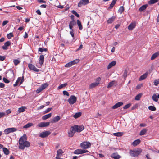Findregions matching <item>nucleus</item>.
<instances>
[{
    "label": "nucleus",
    "instance_id": "nucleus-63",
    "mask_svg": "<svg viewBox=\"0 0 159 159\" xmlns=\"http://www.w3.org/2000/svg\"><path fill=\"white\" fill-rule=\"evenodd\" d=\"M47 5L46 4H43L40 6V7L41 8H46Z\"/></svg>",
    "mask_w": 159,
    "mask_h": 159
},
{
    "label": "nucleus",
    "instance_id": "nucleus-32",
    "mask_svg": "<svg viewBox=\"0 0 159 159\" xmlns=\"http://www.w3.org/2000/svg\"><path fill=\"white\" fill-rule=\"evenodd\" d=\"M115 17L114 16H112L111 18H109L107 21V23L108 24L111 23L115 20Z\"/></svg>",
    "mask_w": 159,
    "mask_h": 159
},
{
    "label": "nucleus",
    "instance_id": "nucleus-20",
    "mask_svg": "<svg viewBox=\"0 0 159 159\" xmlns=\"http://www.w3.org/2000/svg\"><path fill=\"white\" fill-rule=\"evenodd\" d=\"M44 61V57L43 55H41L40 56L39 60V63L42 65Z\"/></svg>",
    "mask_w": 159,
    "mask_h": 159
},
{
    "label": "nucleus",
    "instance_id": "nucleus-36",
    "mask_svg": "<svg viewBox=\"0 0 159 159\" xmlns=\"http://www.w3.org/2000/svg\"><path fill=\"white\" fill-rule=\"evenodd\" d=\"M147 130L146 129H143L140 132L139 135H144L147 132Z\"/></svg>",
    "mask_w": 159,
    "mask_h": 159
},
{
    "label": "nucleus",
    "instance_id": "nucleus-38",
    "mask_svg": "<svg viewBox=\"0 0 159 159\" xmlns=\"http://www.w3.org/2000/svg\"><path fill=\"white\" fill-rule=\"evenodd\" d=\"M81 115V112H77L76 113L75 115H74L73 117L75 118H77L79 117H80Z\"/></svg>",
    "mask_w": 159,
    "mask_h": 159
},
{
    "label": "nucleus",
    "instance_id": "nucleus-58",
    "mask_svg": "<svg viewBox=\"0 0 159 159\" xmlns=\"http://www.w3.org/2000/svg\"><path fill=\"white\" fill-rule=\"evenodd\" d=\"M8 21L7 20H6L3 21L2 23V26H5L6 24H7V23H8Z\"/></svg>",
    "mask_w": 159,
    "mask_h": 159
},
{
    "label": "nucleus",
    "instance_id": "nucleus-61",
    "mask_svg": "<svg viewBox=\"0 0 159 159\" xmlns=\"http://www.w3.org/2000/svg\"><path fill=\"white\" fill-rule=\"evenodd\" d=\"M24 81V77L23 76L22 77V78L21 79V81L20 82V84L19 85H21L23 83V82Z\"/></svg>",
    "mask_w": 159,
    "mask_h": 159
},
{
    "label": "nucleus",
    "instance_id": "nucleus-16",
    "mask_svg": "<svg viewBox=\"0 0 159 159\" xmlns=\"http://www.w3.org/2000/svg\"><path fill=\"white\" fill-rule=\"evenodd\" d=\"M11 43L9 41H8L5 43L4 45L2 46V48L3 50H7L8 49L7 47L9 46Z\"/></svg>",
    "mask_w": 159,
    "mask_h": 159
},
{
    "label": "nucleus",
    "instance_id": "nucleus-53",
    "mask_svg": "<svg viewBox=\"0 0 159 159\" xmlns=\"http://www.w3.org/2000/svg\"><path fill=\"white\" fill-rule=\"evenodd\" d=\"M130 106V104H128L125 105L123 107V108L125 109H127L129 108Z\"/></svg>",
    "mask_w": 159,
    "mask_h": 159
},
{
    "label": "nucleus",
    "instance_id": "nucleus-24",
    "mask_svg": "<svg viewBox=\"0 0 159 159\" xmlns=\"http://www.w3.org/2000/svg\"><path fill=\"white\" fill-rule=\"evenodd\" d=\"M51 116H52V113H50L49 114L45 115H44V116H43L42 117V119L43 120H46L47 119H48V118H50Z\"/></svg>",
    "mask_w": 159,
    "mask_h": 159
},
{
    "label": "nucleus",
    "instance_id": "nucleus-46",
    "mask_svg": "<svg viewBox=\"0 0 159 159\" xmlns=\"http://www.w3.org/2000/svg\"><path fill=\"white\" fill-rule=\"evenodd\" d=\"M124 8L123 6H121L120 7L118 11L121 14L122 12L124 11Z\"/></svg>",
    "mask_w": 159,
    "mask_h": 159
},
{
    "label": "nucleus",
    "instance_id": "nucleus-54",
    "mask_svg": "<svg viewBox=\"0 0 159 159\" xmlns=\"http://www.w3.org/2000/svg\"><path fill=\"white\" fill-rule=\"evenodd\" d=\"M159 84V81L158 80H156L154 82V84L156 86H157Z\"/></svg>",
    "mask_w": 159,
    "mask_h": 159
},
{
    "label": "nucleus",
    "instance_id": "nucleus-45",
    "mask_svg": "<svg viewBox=\"0 0 159 159\" xmlns=\"http://www.w3.org/2000/svg\"><path fill=\"white\" fill-rule=\"evenodd\" d=\"M20 62V61L18 59H15L13 60V62L15 66L17 65Z\"/></svg>",
    "mask_w": 159,
    "mask_h": 159
},
{
    "label": "nucleus",
    "instance_id": "nucleus-5",
    "mask_svg": "<svg viewBox=\"0 0 159 159\" xmlns=\"http://www.w3.org/2000/svg\"><path fill=\"white\" fill-rule=\"evenodd\" d=\"M75 133V130L74 129L73 126H71V128L68 131V136L70 137H72Z\"/></svg>",
    "mask_w": 159,
    "mask_h": 159
},
{
    "label": "nucleus",
    "instance_id": "nucleus-30",
    "mask_svg": "<svg viewBox=\"0 0 159 159\" xmlns=\"http://www.w3.org/2000/svg\"><path fill=\"white\" fill-rule=\"evenodd\" d=\"M140 142V140L139 139H137L134 141L132 143V145L134 146H137L139 144Z\"/></svg>",
    "mask_w": 159,
    "mask_h": 159
},
{
    "label": "nucleus",
    "instance_id": "nucleus-51",
    "mask_svg": "<svg viewBox=\"0 0 159 159\" xmlns=\"http://www.w3.org/2000/svg\"><path fill=\"white\" fill-rule=\"evenodd\" d=\"M72 13L75 15L77 17H79L80 16L78 14L76 11L74 10H73L72 11Z\"/></svg>",
    "mask_w": 159,
    "mask_h": 159
},
{
    "label": "nucleus",
    "instance_id": "nucleus-22",
    "mask_svg": "<svg viewBox=\"0 0 159 159\" xmlns=\"http://www.w3.org/2000/svg\"><path fill=\"white\" fill-rule=\"evenodd\" d=\"M75 24H76V22L74 20H73L72 21H70V23L69 24V28L70 30H72L73 26L74 25H75Z\"/></svg>",
    "mask_w": 159,
    "mask_h": 159
},
{
    "label": "nucleus",
    "instance_id": "nucleus-14",
    "mask_svg": "<svg viewBox=\"0 0 159 159\" xmlns=\"http://www.w3.org/2000/svg\"><path fill=\"white\" fill-rule=\"evenodd\" d=\"M50 124V122H41L39 123L38 126L39 127H47Z\"/></svg>",
    "mask_w": 159,
    "mask_h": 159
},
{
    "label": "nucleus",
    "instance_id": "nucleus-49",
    "mask_svg": "<svg viewBox=\"0 0 159 159\" xmlns=\"http://www.w3.org/2000/svg\"><path fill=\"white\" fill-rule=\"evenodd\" d=\"M38 51L41 52H42L43 51H46L47 49L45 48H39Z\"/></svg>",
    "mask_w": 159,
    "mask_h": 159
},
{
    "label": "nucleus",
    "instance_id": "nucleus-17",
    "mask_svg": "<svg viewBox=\"0 0 159 159\" xmlns=\"http://www.w3.org/2000/svg\"><path fill=\"white\" fill-rule=\"evenodd\" d=\"M60 118L59 116H57L53 118L51 120V122L52 123L57 122L60 120Z\"/></svg>",
    "mask_w": 159,
    "mask_h": 159
},
{
    "label": "nucleus",
    "instance_id": "nucleus-42",
    "mask_svg": "<svg viewBox=\"0 0 159 159\" xmlns=\"http://www.w3.org/2000/svg\"><path fill=\"white\" fill-rule=\"evenodd\" d=\"M158 0H150L148 2V3L149 4H153L157 2Z\"/></svg>",
    "mask_w": 159,
    "mask_h": 159
},
{
    "label": "nucleus",
    "instance_id": "nucleus-6",
    "mask_svg": "<svg viewBox=\"0 0 159 159\" xmlns=\"http://www.w3.org/2000/svg\"><path fill=\"white\" fill-rule=\"evenodd\" d=\"M48 86V84L47 83H44L42 84L41 86L37 89L36 90L37 93H39L42 91L43 90Z\"/></svg>",
    "mask_w": 159,
    "mask_h": 159
},
{
    "label": "nucleus",
    "instance_id": "nucleus-21",
    "mask_svg": "<svg viewBox=\"0 0 159 159\" xmlns=\"http://www.w3.org/2000/svg\"><path fill=\"white\" fill-rule=\"evenodd\" d=\"M148 74V73L146 72L145 74H143V75L141 76L139 78V81H141L145 79L147 77Z\"/></svg>",
    "mask_w": 159,
    "mask_h": 159
},
{
    "label": "nucleus",
    "instance_id": "nucleus-33",
    "mask_svg": "<svg viewBox=\"0 0 159 159\" xmlns=\"http://www.w3.org/2000/svg\"><path fill=\"white\" fill-rule=\"evenodd\" d=\"M3 151L4 153L6 155H8L9 153V150L6 148H3Z\"/></svg>",
    "mask_w": 159,
    "mask_h": 159
},
{
    "label": "nucleus",
    "instance_id": "nucleus-34",
    "mask_svg": "<svg viewBox=\"0 0 159 159\" xmlns=\"http://www.w3.org/2000/svg\"><path fill=\"white\" fill-rule=\"evenodd\" d=\"M33 124L31 123H29L28 124H27L25 125H24L23 128L26 129V128H28L30 127L33 126Z\"/></svg>",
    "mask_w": 159,
    "mask_h": 159
},
{
    "label": "nucleus",
    "instance_id": "nucleus-59",
    "mask_svg": "<svg viewBox=\"0 0 159 159\" xmlns=\"http://www.w3.org/2000/svg\"><path fill=\"white\" fill-rule=\"evenodd\" d=\"M5 114L4 112H0V118L4 116Z\"/></svg>",
    "mask_w": 159,
    "mask_h": 159
},
{
    "label": "nucleus",
    "instance_id": "nucleus-18",
    "mask_svg": "<svg viewBox=\"0 0 159 159\" xmlns=\"http://www.w3.org/2000/svg\"><path fill=\"white\" fill-rule=\"evenodd\" d=\"M111 157L115 159H119L121 157V156L119 155L117 153H115L112 154Z\"/></svg>",
    "mask_w": 159,
    "mask_h": 159
},
{
    "label": "nucleus",
    "instance_id": "nucleus-4",
    "mask_svg": "<svg viewBox=\"0 0 159 159\" xmlns=\"http://www.w3.org/2000/svg\"><path fill=\"white\" fill-rule=\"evenodd\" d=\"M80 147L84 149H87L90 147L91 143L89 142H83L80 144Z\"/></svg>",
    "mask_w": 159,
    "mask_h": 159
},
{
    "label": "nucleus",
    "instance_id": "nucleus-10",
    "mask_svg": "<svg viewBox=\"0 0 159 159\" xmlns=\"http://www.w3.org/2000/svg\"><path fill=\"white\" fill-rule=\"evenodd\" d=\"M74 129L75 130V132H80L82 131L84 129V127L83 126H78V125H75L73 126Z\"/></svg>",
    "mask_w": 159,
    "mask_h": 159
},
{
    "label": "nucleus",
    "instance_id": "nucleus-43",
    "mask_svg": "<svg viewBox=\"0 0 159 159\" xmlns=\"http://www.w3.org/2000/svg\"><path fill=\"white\" fill-rule=\"evenodd\" d=\"M67 83H65L64 84H62L60 85H59L58 87V89H60L63 88V87H65L67 85Z\"/></svg>",
    "mask_w": 159,
    "mask_h": 159
},
{
    "label": "nucleus",
    "instance_id": "nucleus-28",
    "mask_svg": "<svg viewBox=\"0 0 159 159\" xmlns=\"http://www.w3.org/2000/svg\"><path fill=\"white\" fill-rule=\"evenodd\" d=\"M135 23H131L128 26V29L129 30H131L134 28L135 27Z\"/></svg>",
    "mask_w": 159,
    "mask_h": 159
},
{
    "label": "nucleus",
    "instance_id": "nucleus-41",
    "mask_svg": "<svg viewBox=\"0 0 159 159\" xmlns=\"http://www.w3.org/2000/svg\"><path fill=\"white\" fill-rule=\"evenodd\" d=\"M80 61L79 59H75V60H74L73 61H70L72 64V66L73 65H75L76 64H77V63H78Z\"/></svg>",
    "mask_w": 159,
    "mask_h": 159
},
{
    "label": "nucleus",
    "instance_id": "nucleus-56",
    "mask_svg": "<svg viewBox=\"0 0 159 159\" xmlns=\"http://www.w3.org/2000/svg\"><path fill=\"white\" fill-rule=\"evenodd\" d=\"M63 93L64 95H66L67 96H69V93L66 91H63Z\"/></svg>",
    "mask_w": 159,
    "mask_h": 159
},
{
    "label": "nucleus",
    "instance_id": "nucleus-52",
    "mask_svg": "<svg viewBox=\"0 0 159 159\" xmlns=\"http://www.w3.org/2000/svg\"><path fill=\"white\" fill-rule=\"evenodd\" d=\"M3 81L6 83H8L10 82V81L7 78L4 77L3 78Z\"/></svg>",
    "mask_w": 159,
    "mask_h": 159
},
{
    "label": "nucleus",
    "instance_id": "nucleus-60",
    "mask_svg": "<svg viewBox=\"0 0 159 159\" xmlns=\"http://www.w3.org/2000/svg\"><path fill=\"white\" fill-rule=\"evenodd\" d=\"M5 86L4 84L2 83H0V88H3Z\"/></svg>",
    "mask_w": 159,
    "mask_h": 159
},
{
    "label": "nucleus",
    "instance_id": "nucleus-64",
    "mask_svg": "<svg viewBox=\"0 0 159 159\" xmlns=\"http://www.w3.org/2000/svg\"><path fill=\"white\" fill-rule=\"evenodd\" d=\"M11 112V111L10 110L8 109L6 111V113L7 114H8Z\"/></svg>",
    "mask_w": 159,
    "mask_h": 159
},
{
    "label": "nucleus",
    "instance_id": "nucleus-35",
    "mask_svg": "<svg viewBox=\"0 0 159 159\" xmlns=\"http://www.w3.org/2000/svg\"><path fill=\"white\" fill-rule=\"evenodd\" d=\"M142 95V93H140L137 95L135 98V99L136 100H139L141 97Z\"/></svg>",
    "mask_w": 159,
    "mask_h": 159
},
{
    "label": "nucleus",
    "instance_id": "nucleus-57",
    "mask_svg": "<svg viewBox=\"0 0 159 159\" xmlns=\"http://www.w3.org/2000/svg\"><path fill=\"white\" fill-rule=\"evenodd\" d=\"M52 108H48L44 112L45 113H47L50 111L52 110Z\"/></svg>",
    "mask_w": 159,
    "mask_h": 159
},
{
    "label": "nucleus",
    "instance_id": "nucleus-27",
    "mask_svg": "<svg viewBox=\"0 0 159 159\" xmlns=\"http://www.w3.org/2000/svg\"><path fill=\"white\" fill-rule=\"evenodd\" d=\"M64 152V151L61 149H59L57 151V155L58 156H61L62 155L63 153Z\"/></svg>",
    "mask_w": 159,
    "mask_h": 159
},
{
    "label": "nucleus",
    "instance_id": "nucleus-26",
    "mask_svg": "<svg viewBox=\"0 0 159 159\" xmlns=\"http://www.w3.org/2000/svg\"><path fill=\"white\" fill-rule=\"evenodd\" d=\"M148 6V5L145 4L142 6L139 9V11H142L146 8Z\"/></svg>",
    "mask_w": 159,
    "mask_h": 159
},
{
    "label": "nucleus",
    "instance_id": "nucleus-8",
    "mask_svg": "<svg viewBox=\"0 0 159 159\" xmlns=\"http://www.w3.org/2000/svg\"><path fill=\"white\" fill-rule=\"evenodd\" d=\"M17 129L14 127L7 128L4 130V132L6 134H8L11 133L16 131Z\"/></svg>",
    "mask_w": 159,
    "mask_h": 159
},
{
    "label": "nucleus",
    "instance_id": "nucleus-1",
    "mask_svg": "<svg viewBox=\"0 0 159 159\" xmlns=\"http://www.w3.org/2000/svg\"><path fill=\"white\" fill-rule=\"evenodd\" d=\"M19 148L24 150L25 147H29L30 145V143L27 141V137L25 134H24L19 139Z\"/></svg>",
    "mask_w": 159,
    "mask_h": 159
},
{
    "label": "nucleus",
    "instance_id": "nucleus-44",
    "mask_svg": "<svg viewBox=\"0 0 159 159\" xmlns=\"http://www.w3.org/2000/svg\"><path fill=\"white\" fill-rule=\"evenodd\" d=\"M148 109L152 111H155L156 110V107L154 106H150L148 107Z\"/></svg>",
    "mask_w": 159,
    "mask_h": 159
},
{
    "label": "nucleus",
    "instance_id": "nucleus-15",
    "mask_svg": "<svg viewBox=\"0 0 159 159\" xmlns=\"http://www.w3.org/2000/svg\"><path fill=\"white\" fill-rule=\"evenodd\" d=\"M123 103L122 102H119L116 103L115 105L113 106L111 108L113 109H116L120 106H122L123 105Z\"/></svg>",
    "mask_w": 159,
    "mask_h": 159
},
{
    "label": "nucleus",
    "instance_id": "nucleus-2",
    "mask_svg": "<svg viewBox=\"0 0 159 159\" xmlns=\"http://www.w3.org/2000/svg\"><path fill=\"white\" fill-rule=\"evenodd\" d=\"M141 152L140 149H135L134 150H130V154L131 156L135 157H137Z\"/></svg>",
    "mask_w": 159,
    "mask_h": 159
},
{
    "label": "nucleus",
    "instance_id": "nucleus-62",
    "mask_svg": "<svg viewBox=\"0 0 159 159\" xmlns=\"http://www.w3.org/2000/svg\"><path fill=\"white\" fill-rule=\"evenodd\" d=\"M36 13L39 15H41V13L40 11L39 10H38L36 11Z\"/></svg>",
    "mask_w": 159,
    "mask_h": 159
},
{
    "label": "nucleus",
    "instance_id": "nucleus-40",
    "mask_svg": "<svg viewBox=\"0 0 159 159\" xmlns=\"http://www.w3.org/2000/svg\"><path fill=\"white\" fill-rule=\"evenodd\" d=\"M123 133L119 132L117 133H114L113 135L116 136H121L123 135Z\"/></svg>",
    "mask_w": 159,
    "mask_h": 159
},
{
    "label": "nucleus",
    "instance_id": "nucleus-19",
    "mask_svg": "<svg viewBox=\"0 0 159 159\" xmlns=\"http://www.w3.org/2000/svg\"><path fill=\"white\" fill-rule=\"evenodd\" d=\"M116 64V61H113L109 63L107 66V68L108 69H110L112 67L114 66Z\"/></svg>",
    "mask_w": 159,
    "mask_h": 159
},
{
    "label": "nucleus",
    "instance_id": "nucleus-50",
    "mask_svg": "<svg viewBox=\"0 0 159 159\" xmlns=\"http://www.w3.org/2000/svg\"><path fill=\"white\" fill-rule=\"evenodd\" d=\"M72 66L70 62H68L65 65V67H70Z\"/></svg>",
    "mask_w": 159,
    "mask_h": 159
},
{
    "label": "nucleus",
    "instance_id": "nucleus-3",
    "mask_svg": "<svg viewBox=\"0 0 159 159\" xmlns=\"http://www.w3.org/2000/svg\"><path fill=\"white\" fill-rule=\"evenodd\" d=\"M101 79L100 77H99L97 78L95 82L91 83L89 85V89H92L99 85V82L100 81Z\"/></svg>",
    "mask_w": 159,
    "mask_h": 159
},
{
    "label": "nucleus",
    "instance_id": "nucleus-23",
    "mask_svg": "<svg viewBox=\"0 0 159 159\" xmlns=\"http://www.w3.org/2000/svg\"><path fill=\"white\" fill-rule=\"evenodd\" d=\"M159 55V51L157 52L152 55V56L151 59V60H153L156 58Z\"/></svg>",
    "mask_w": 159,
    "mask_h": 159
},
{
    "label": "nucleus",
    "instance_id": "nucleus-39",
    "mask_svg": "<svg viewBox=\"0 0 159 159\" xmlns=\"http://www.w3.org/2000/svg\"><path fill=\"white\" fill-rule=\"evenodd\" d=\"M152 98L153 101L155 102H157L158 101L157 96L155 94H153L152 96Z\"/></svg>",
    "mask_w": 159,
    "mask_h": 159
},
{
    "label": "nucleus",
    "instance_id": "nucleus-11",
    "mask_svg": "<svg viewBox=\"0 0 159 159\" xmlns=\"http://www.w3.org/2000/svg\"><path fill=\"white\" fill-rule=\"evenodd\" d=\"M89 2V0H81L78 4V7H80L83 5H85Z\"/></svg>",
    "mask_w": 159,
    "mask_h": 159
},
{
    "label": "nucleus",
    "instance_id": "nucleus-25",
    "mask_svg": "<svg viewBox=\"0 0 159 159\" xmlns=\"http://www.w3.org/2000/svg\"><path fill=\"white\" fill-rule=\"evenodd\" d=\"M26 108L25 107H21L19 108L18 110V113H20L21 112H24L25 111Z\"/></svg>",
    "mask_w": 159,
    "mask_h": 159
},
{
    "label": "nucleus",
    "instance_id": "nucleus-37",
    "mask_svg": "<svg viewBox=\"0 0 159 159\" xmlns=\"http://www.w3.org/2000/svg\"><path fill=\"white\" fill-rule=\"evenodd\" d=\"M115 82V81H112L109 82L108 84L107 88H109L112 86L114 84Z\"/></svg>",
    "mask_w": 159,
    "mask_h": 159
},
{
    "label": "nucleus",
    "instance_id": "nucleus-7",
    "mask_svg": "<svg viewBox=\"0 0 159 159\" xmlns=\"http://www.w3.org/2000/svg\"><path fill=\"white\" fill-rule=\"evenodd\" d=\"M77 100L76 97L74 95H71L68 100V102L70 104H73L75 103Z\"/></svg>",
    "mask_w": 159,
    "mask_h": 159
},
{
    "label": "nucleus",
    "instance_id": "nucleus-29",
    "mask_svg": "<svg viewBox=\"0 0 159 159\" xmlns=\"http://www.w3.org/2000/svg\"><path fill=\"white\" fill-rule=\"evenodd\" d=\"M116 0H113L111 3L110 4V6L108 7V9H111L114 6L116 3Z\"/></svg>",
    "mask_w": 159,
    "mask_h": 159
},
{
    "label": "nucleus",
    "instance_id": "nucleus-48",
    "mask_svg": "<svg viewBox=\"0 0 159 159\" xmlns=\"http://www.w3.org/2000/svg\"><path fill=\"white\" fill-rule=\"evenodd\" d=\"M13 37V35L12 33H9L7 35V37L8 39H10Z\"/></svg>",
    "mask_w": 159,
    "mask_h": 159
},
{
    "label": "nucleus",
    "instance_id": "nucleus-31",
    "mask_svg": "<svg viewBox=\"0 0 159 159\" xmlns=\"http://www.w3.org/2000/svg\"><path fill=\"white\" fill-rule=\"evenodd\" d=\"M77 24L79 26V28L80 30H81L83 29L82 25L81 24V22L79 20H77Z\"/></svg>",
    "mask_w": 159,
    "mask_h": 159
},
{
    "label": "nucleus",
    "instance_id": "nucleus-13",
    "mask_svg": "<svg viewBox=\"0 0 159 159\" xmlns=\"http://www.w3.org/2000/svg\"><path fill=\"white\" fill-rule=\"evenodd\" d=\"M28 67L30 70H33L35 72H38L39 71V69L36 68L34 65L31 64H28Z\"/></svg>",
    "mask_w": 159,
    "mask_h": 159
},
{
    "label": "nucleus",
    "instance_id": "nucleus-12",
    "mask_svg": "<svg viewBox=\"0 0 159 159\" xmlns=\"http://www.w3.org/2000/svg\"><path fill=\"white\" fill-rule=\"evenodd\" d=\"M50 134L51 132L49 131H45L40 134L39 136L42 138H44L48 136Z\"/></svg>",
    "mask_w": 159,
    "mask_h": 159
},
{
    "label": "nucleus",
    "instance_id": "nucleus-9",
    "mask_svg": "<svg viewBox=\"0 0 159 159\" xmlns=\"http://www.w3.org/2000/svg\"><path fill=\"white\" fill-rule=\"evenodd\" d=\"M88 152L89 151L86 150L77 149L75 151L74 153L75 154H80Z\"/></svg>",
    "mask_w": 159,
    "mask_h": 159
},
{
    "label": "nucleus",
    "instance_id": "nucleus-47",
    "mask_svg": "<svg viewBox=\"0 0 159 159\" xmlns=\"http://www.w3.org/2000/svg\"><path fill=\"white\" fill-rule=\"evenodd\" d=\"M127 75V70H125L124 71L123 75V76L124 79H125Z\"/></svg>",
    "mask_w": 159,
    "mask_h": 159
},
{
    "label": "nucleus",
    "instance_id": "nucleus-55",
    "mask_svg": "<svg viewBox=\"0 0 159 159\" xmlns=\"http://www.w3.org/2000/svg\"><path fill=\"white\" fill-rule=\"evenodd\" d=\"M5 56L0 55V61H3L5 59Z\"/></svg>",
    "mask_w": 159,
    "mask_h": 159
}]
</instances>
